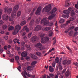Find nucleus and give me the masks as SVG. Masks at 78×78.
<instances>
[{"instance_id":"obj_41","label":"nucleus","mask_w":78,"mask_h":78,"mask_svg":"<svg viewBox=\"0 0 78 78\" xmlns=\"http://www.w3.org/2000/svg\"><path fill=\"white\" fill-rule=\"evenodd\" d=\"M15 48V50H16L17 51H19L20 50V47L16 46Z\"/></svg>"},{"instance_id":"obj_33","label":"nucleus","mask_w":78,"mask_h":78,"mask_svg":"<svg viewBox=\"0 0 78 78\" xmlns=\"http://www.w3.org/2000/svg\"><path fill=\"white\" fill-rule=\"evenodd\" d=\"M37 63V62L36 61H34L31 63V66H34V65H35Z\"/></svg>"},{"instance_id":"obj_54","label":"nucleus","mask_w":78,"mask_h":78,"mask_svg":"<svg viewBox=\"0 0 78 78\" xmlns=\"http://www.w3.org/2000/svg\"><path fill=\"white\" fill-rule=\"evenodd\" d=\"M32 34V32H30L29 34H28V37H31V36Z\"/></svg>"},{"instance_id":"obj_59","label":"nucleus","mask_w":78,"mask_h":78,"mask_svg":"<svg viewBox=\"0 0 78 78\" xmlns=\"http://www.w3.org/2000/svg\"><path fill=\"white\" fill-rule=\"evenodd\" d=\"M3 48H0V53H2L3 52Z\"/></svg>"},{"instance_id":"obj_22","label":"nucleus","mask_w":78,"mask_h":78,"mask_svg":"<svg viewBox=\"0 0 78 78\" xmlns=\"http://www.w3.org/2000/svg\"><path fill=\"white\" fill-rule=\"evenodd\" d=\"M8 16H5V15H3V16L2 19L3 20H7L8 19Z\"/></svg>"},{"instance_id":"obj_55","label":"nucleus","mask_w":78,"mask_h":78,"mask_svg":"<svg viewBox=\"0 0 78 78\" xmlns=\"http://www.w3.org/2000/svg\"><path fill=\"white\" fill-rule=\"evenodd\" d=\"M17 69L19 71V72H21V70H20L21 69V67L20 66H19L18 68H17Z\"/></svg>"},{"instance_id":"obj_25","label":"nucleus","mask_w":78,"mask_h":78,"mask_svg":"<svg viewBox=\"0 0 78 78\" xmlns=\"http://www.w3.org/2000/svg\"><path fill=\"white\" fill-rule=\"evenodd\" d=\"M44 29L45 31H49V30H50L51 29V27H45Z\"/></svg>"},{"instance_id":"obj_40","label":"nucleus","mask_w":78,"mask_h":78,"mask_svg":"<svg viewBox=\"0 0 78 78\" xmlns=\"http://www.w3.org/2000/svg\"><path fill=\"white\" fill-rule=\"evenodd\" d=\"M64 22V19H62L60 20L59 21V23H62Z\"/></svg>"},{"instance_id":"obj_5","label":"nucleus","mask_w":78,"mask_h":78,"mask_svg":"<svg viewBox=\"0 0 78 78\" xmlns=\"http://www.w3.org/2000/svg\"><path fill=\"white\" fill-rule=\"evenodd\" d=\"M68 9L69 11L71 12V16H74V15H75V12L74 11L73 8L72 7H70L68 8Z\"/></svg>"},{"instance_id":"obj_15","label":"nucleus","mask_w":78,"mask_h":78,"mask_svg":"<svg viewBox=\"0 0 78 78\" xmlns=\"http://www.w3.org/2000/svg\"><path fill=\"white\" fill-rule=\"evenodd\" d=\"M75 7L77 8V9H75L74 12H75L77 14H78V1L77 2V4L75 5Z\"/></svg>"},{"instance_id":"obj_48","label":"nucleus","mask_w":78,"mask_h":78,"mask_svg":"<svg viewBox=\"0 0 78 78\" xmlns=\"http://www.w3.org/2000/svg\"><path fill=\"white\" fill-rule=\"evenodd\" d=\"M15 59L16 61H18L19 59V57L18 56H15Z\"/></svg>"},{"instance_id":"obj_2","label":"nucleus","mask_w":78,"mask_h":78,"mask_svg":"<svg viewBox=\"0 0 78 78\" xmlns=\"http://www.w3.org/2000/svg\"><path fill=\"white\" fill-rule=\"evenodd\" d=\"M56 11H57V9L56 8H53L51 12V15L49 16L48 17V19L49 20L52 19L54 17H55L56 14L54 13H55Z\"/></svg>"},{"instance_id":"obj_26","label":"nucleus","mask_w":78,"mask_h":78,"mask_svg":"<svg viewBox=\"0 0 78 78\" xmlns=\"http://www.w3.org/2000/svg\"><path fill=\"white\" fill-rule=\"evenodd\" d=\"M22 14V13L21 12V11H19L17 13L16 16L17 17H19V16H20V15Z\"/></svg>"},{"instance_id":"obj_6","label":"nucleus","mask_w":78,"mask_h":78,"mask_svg":"<svg viewBox=\"0 0 78 78\" xmlns=\"http://www.w3.org/2000/svg\"><path fill=\"white\" fill-rule=\"evenodd\" d=\"M36 47L38 48L39 50H42L43 49V47H42V44L40 43H38L36 44Z\"/></svg>"},{"instance_id":"obj_44","label":"nucleus","mask_w":78,"mask_h":78,"mask_svg":"<svg viewBox=\"0 0 78 78\" xmlns=\"http://www.w3.org/2000/svg\"><path fill=\"white\" fill-rule=\"evenodd\" d=\"M4 40L6 41V40H7L8 39V36H5L4 37Z\"/></svg>"},{"instance_id":"obj_35","label":"nucleus","mask_w":78,"mask_h":78,"mask_svg":"<svg viewBox=\"0 0 78 78\" xmlns=\"http://www.w3.org/2000/svg\"><path fill=\"white\" fill-rule=\"evenodd\" d=\"M14 27H13L12 26H11L9 28V31H10V30H14Z\"/></svg>"},{"instance_id":"obj_28","label":"nucleus","mask_w":78,"mask_h":78,"mask_svg":"<svg viewBox=\"0 0 78 78\" xmlns=\"http://www.w3.org/2000/svg\"><path fill=\"white\" fill-rule=\"evenodd\" d=\"M19 31L16 30V29H15L14 31L12 33V34L13 35H16L17 33H18Z\"/></svg>"},{"instance_id":"obj_46","label":"nucleus","mask_w":78,"mask_h":78,"mask_svg":"<svg viewBox=\"0 0 78 78\" xmlns=\"http://www.w3.org/2000/svg\"><path fill=\"white\" fill-rule=\"evenodd\" d=\"M36 55L38 56H41V53L39 52H36Z\"/></svg>"},{"instance_id":"obj_20","label":"nucleus","mask_w":78,"mask_h":78,"mask_svg":"<svg viewBox=\"0 0 78 78\" xmlns=\"http://www.w3.org/2000/svg\"><path fill=\"white\" fill-rule=\"evenodd\" d=\"M23 30V31H24V30H26L27 32H28V31H29V29H28V28L27 27V26H25L24 27Z\"/></svg>"},{"instance_id":"obj_62","label":"nucleus","mask_w":78,"mask_h":78,"mask_svg":"<svg viewBox=\"0 0 78 78\" xmlns=\"http://www.w3.org/2000/svg\"><path fill=\"white\" fill-rule=\"evenodd\" d=\"M6 53L8 55H9V54H10V51H9V50L7 51Z\"/></svg>"},{"instance_id":"obj_21","label":"nucleus","mask_w":78,"mask_h":78,"mask_svg":"<svg viewBox=\"0 0 78 78\" xmlns=\"http://www.w3.org/2000/svg\"><path fill=\"white\" fill-rule=\"evenodd\" d=\"M64 14H66L68 16H69V14L70 13V12L68 10H65L63 11Z\"/></svg>"},{"instance_id":"obj_51","label":"nucleus","mask_w":78,"mask_h":78,"mask_svg":"<svg viewBox=\"0 0 78 78\" xmlns=\"http://www.w3.org/2000/svg\"><path fill=\"white\" fill-rule=\"evenodd\" d=\"M75 28V27L74 26H73L72 27H69L68 29L69 30H72L73 29V28Z\"/></svg>"},{"instance_id":"obj_61","label":"nucleus","mask_w":78,"mask_h":78,"mask_svg":"<svg viewBox=\"0 0 78 78\" xmlns=\"http://www.w3.org/2000/svg\"><path fill=\"white\" fill-rule=\"evenodd\" d=\"M8 10V7H6L5 8V12H7V10Z\"/></svg>"},{"instance_id":"obj_19","label":"nucleus","mask_w":78,"mask_h":78,"mask_svg":"<svg viewBox=\"0 0 78 78\" xmlns=\"http://www.w3.org/2000/svg\"><path fill=\"white\" fill-rule=\"evenodd\" d=\"M21 56L23 57H26L27 56V52L25 51L23 52L21 54Z\"/></svg>"},{"instance_id":"obj_63","label":"nucleus","mask_w":78,"mask_h":78,"mask_svg":"<svg viewBox=\"0 0 78 78\" xmlns=\"http://www.w3.org/2000/svg\"><path fill=\"white\" fill-rule=\"evenodd\" d=\"M10 61L11 62H14V59L12 58V59H10Z\"/></svg>"},{"instance_id":"obj_32","label":"nucleus","mask_w":78,"mask_h":78,"mask_svg":"<svg viewBox=\"0 0 78 78\" xmlns=\"http://www.w3.org/2000/svg\"><path fill=\"white\" fill-rule=\"evenodd\" d=\"M55 61L56 63H59V58L58 57H57L55 59Z\"/></svg>"},{"instance_id":"obj_58","label":"nucleus","mask_w":78,"mask_h":78,"mask_svg":"<svg viewBox=\"0 0 78 78\" xmlns=\"http://www.w3.org/2000/svg\"><path fill=\"white\" fill-rule=\"evenodd\" d=\"M4 50H7L8 49V46H5L4 47Z\"/></svg>"},{"instance_id":"obj_56","label":"nucleus","mask_w":78,"mask_h":78,"mask_svg":"<svg viewBox=\"0 0 78 78\" xmlns=\"http://www.w3.org/2000/svg\"><path fill=\"white\" fill-rule=\"evenodd\" d=\"M26 75L27 76H28V77H31V75H30V74H29V72L28 73H28H27Z\"/></svg>"},{"instance_id":"obj_17","label":"nucleus","mask_w":78,"mask_h":78,"mask_svg":"<svg viewBox=\"0 0 78 78\" xmlns=\"http://www.w3.org/2000/svg\"><path fill=\"white\" fill-rule=\"evenodd\" d=\"M19 40L18 39H15L13 40V42L14 44H16L17 43V44L19 45L20 44V42L19 41Z\"/></svg>"},{"instance_id":"obj_11","label":"nucleus","mask_w":78,"mask_h":78,"mask_svg":"<svg viewBox=\"0 0 78 78\" xmlns=\"http://www.w3.org/2000/svg\"><path fill=\"white\" fill-rule=\"evenodd\" d=\"M42 28V27L41 25H37L36 27H35L34 29L35 31H37L39 30H41Z\"/></svg>"},{"instance_id":"obj_12","label":"nucleus","mask_w":78,"mask_h":78,"mask_svg":"<svg viewBox=\"0 0 78 78\" xmlns=\"http://www.w3.org/2000/svg\"><path fill=\"white\" fill-rule=\"evenodd\" d=\"M41 11V7H39L38 8L36 12H35L36 14L37 15V14H39L40 12Z\"/></svg>"},{"instance_id":"obj_64","label":"nucleus","mask_w":78,"mask_h":78,"mask_svg":"<svg viewBox=\"0 0 78 78\" xmlns=\"http://www.w3.org/2000/svg\"><path fill=\"white\" fill-rule=\"evenodd\" d=\"M77 34H78V32L77 31H76L74 33V36H76L77 35Z\"/></svg>"},{"instance_id":"obj_49","label":"nucleus","mask_w":78,"mask_h":78,"mask_svg":"<svg viewBox=\"0 0 78 78\" xmlns=\"http://www.w3.org/2000/svg\"><path fill=\"white\" fill-rule=\"evenodd\" d=\"M62 64H63V65H66L67 64V61L66 60L63 61Z\"/></svg>"},{"instance_id":"obj_7","label":"nucleus","mask_w":78,"mask_h":78,"mask_svg":"<svg viewBox=\"0 0 78 78\" xmlns=\"http://www.w3.org/2000/svg\"><path fill=\"white\" fill-rule=\"evenodd\" d=\"M21 45L22 46H23V47H25V46H26L28 50H31V47H30V45H27V44H26L25 45V43L24 42H21Z\"/></svg>"},{"instance_id":"obj_16","label":"nucleus","mask_w":78,"mask_h":78,"mask_svg":"<svg viewBox=\"0 0 78 78\" xmlns=\"http://www.w3.org/2000/svg\"><path fill=\"white\" fill-rule=\"evenodd\" d=\"M27 71H24L22 72L21 74H22V75L23 76L24 78H27V76H26V75H27Z\"/></svg>"},{"instance_id":"obj_39","label":"nucleus","mask_w":78,"mask_h":78,"mask_svg":"<svg viewBox=\"0 0 78 78\" xmlns=\"http://www.w3.org/2000/svg\"><path fill=\"white\" fill-rule=\"evenodd\" d=\"M73 31H71L69 32V34L70 36H72L73 35Z\"/></svg>"},{"instance_id":"obj_53","label":"nucleus","mask_w":78,"mask_h":78,"mask_svg":"<svg viewBox=\"0 0 78 78\" xmlns=\"http://www.w3.org/2000/svg\"><path fill=\"white\" fill-rule=\"evenodd\" d=\"M68 16H67V15H62V17H64V18H66L67 17H68Z\"/></svg>"},{"instance_id":"obj_29","label":"nucleus","mask_w":78,"mask_h":78,"mask_svg":"<svg viewBox=\"0 0 78 78\" xmlns=\"http://www.w3.org/2000/svg\"><path fill=\"white\" fill-rule=\"evenodd\" d=\"M70 74V73L69 72V71L68 70H67L66 74L65 75L66 76H69V75Z\"/></svg>"},{"instance_id":"obj_57","label":"nucleus","mask_w":78,"mask_h":78,"mask_svg":"<svg viewBox=\"0 0 78 78\" xmlns=\"http://www.w3.org/2000/svg\"><path fill=\"white\" fill-rule=\"evenodd\" d=\"M55 65H56V63L55 62H53L52 64V66L53 67H55Z\"/></svg>"},{"instance_id":"obj_18","label":"nucleus","mask_w":78,"mask_h":78,"mask_svg":"<svg viewBox=\"0 0 78 78\" xmlns=\"http://www.w3.org/2000/svg\"><path fill=\"white\" fill-rule=\"evenodd\" d=\"M49 70L50 72H54V68L51 66L49 67Z\"/></svg>"},{"instance_id":"obj_36","label":"nucleus","mask_w":78,"mask_h":78,"mask_svg":"<svg viewBox=\"0 0 78 78\" xmlns=\"http://www.w3.org/2000/svg\"><path fill=\"white\" fill-rule=\"evenodd\" d=\"M53 32L51 30L49 31V36H51L53 35Z\"/></svg>"},{"instance_id":"obj_50","label":"nucleus","mask_w":78,"mask_h":78,"mask_svg":"<svg viewBox=\"0 0 78 78\" xmlns=\"http://www.w3.org/2000/svg\"><path fill=\"white\" fill-rule=\"evenodd\" d=\"M49 26H52V25H53V22H50L48 23Z\"/></svg>"},{"instance_id":"obj_60","label":"nucleus","mask_w":78,"mask_h":78,"mask_svg":"<svg viewBox=\"0 0 78 78\" xmlns=\"http://www.w3.org/2000/svg\"><path fill=\"white\" fill-rule=\"evenodd\" d=\"M25 34H26V33H25V32H23L22 33V36H25Z\"/></svg>"},{"instance_id":"obj_38","label":"nucleus","mask_w":78,"mask_h":78,"mask_svg":"<svg viewBox=\"0 0 78 78\" xmlns=\"http://www.w3.org/2000/svg\"><path fill=\"white\" fill-rule=\"evenodd\" d=\"M34 22V20H32L30 22V26L32 25L33 24Z\"/></svg>"},{"instance_id":"obj_1","label":"nucleus","mask_w":78,"mask_h":78,"mask_svg":"<svg viewBox=\"0 0 78 78\" xmlns=\"http://www.w3.org/2000/svg\"><path fill=\"white\" fill-rule=\"evenodd\" d=\"M40 34L41 35L40 37L41 38V42L42 44H45L50 39V38L48 37H44L45 36V34L42 33V32H40Z\"/></svg>"},{"instance_id":"obj_31","label":"nucleus","mask_w":78,"mask_h":78,"mask_svg":"<svg viewBox=\"0 0 78 78\" xmlns=\"http://www.w3.org/2000/svg\"><path fill=\"white\" fill-rule=\"evenodd\" d=\"M32 69H33L32 67L30 66H28L27 67V69L28 70H32Z\"/></svg>"},{"instance_id":"obj_45","label":"nucleus","mask_w":78,"mask_h":78,"mask_svg":"<svg viewBox=\"0 0 78 78\" xmlns=\"http://www.w3.org/2000/svg\"><path fill=\"white\" fill-rule=\"evenodd\" d=\"M3 12V10L2 9H0V19H1V16H2V12Z\"/></svg>"},{"instance_id":"obj_3","label":"nucleus","mask_w":78,"mask_h":78,"mask_svg":"<svg viewBox=\"0 0 78 78\" xmlns=\"http://www.w3.org/2000/svg\"><path fill=\"white\" fill-rule=\"evenodd\" d=\"M19 9V5H17L15 6L13 8V11L11 13V16L12 17H15L16 16V11Z\"/></svg>"},{"instance_id":"obj_52","label":"nucleus","mask_w":78,"mask_h":78,"mask_svg":"<svg viewBox=\"0 0 78 78\" xmlns=\"http://www.w3.org/2000/svg\"><path fill=\"white\" fill-rule=\"evenodd\" d=\"M49 75L51 78H53L54 77V75L53 74H50Z\"/></svg>"},{"instance_id":"obj_14","label":"nucleus","mask_w":78,"mask_h":78,"mask_svg":"<svg viewBox=\"0 0 78 78\" xmlns=\"http://www.w3.org/2000/svg\"><path fill=\"white\" fill-rule=\"evenodd\" d=\"M30 56L33 59H37V57L34 55V54H30Z\"/></svg>"},{"instance_id":"obj_9","label":"nucleus","mask_w":78,"mask_h":78,"mask_svg":"<svg viewBox=\"0 0 78 78\" xmlns=\"http://www.w3.org/2000/svg\"><path fill=\"white\" fill-rule=\"evenodd\" d=\"M46 19L47 18H44L41 20V24H42L43 23L44 25H47V24H48V22L47 21Z\"/></svg>"},{"instance_id":"obj_23","label":"nucleus","mask_w":78,"mask_h":78,"mask_svg":"<svg viewBox=\"0 0 78 78\" xmlns=\"http://www.w3.org/2000/svg\"><path fill=\"white\" fill-rule=\"evenodd\" d=\"M70 0H66V5H65V6L66 7H67V6H70V4L69 3V1H70Z\"/></svg>"},{"instance_id":"obj_27","label":"nucleus","mask_w":78,"mask_h":78,"mask_svg":"<svg viewBox=\"0 0 78 78\" xmlns=\"http://www.w3.org/2000/svg\"><path fill=\"white\" fill-rule=\"evenodd\" d=\"M36 9L35 8H34L32 11L31 12V13H30L31 16H33V13H34V12L35 11V10Z\"/></svg>"},{"instance_id":"obj_4","label":"nucleus","mask_w":78,"mask_h":78,"mask_svg":"<svg viewBox=\"0 0 78 78\" xmlns=\"http://www.w3.org/2000/svg\"><path fill=\"white\" fill-rule=\"evenodd\" d=\"M51 4H49L48 5L46 6L45 7H44L43 9V10H42V12H44V11L45 9V12H49L50 10H51Z\"/></svg>"},{"instance_id":"obj_42","label":"nucleus","mask_w":78,"mask_h":78,"mask_svg":"<svg viewBox=\"0 0 78 78\" xmlns=\"http://www.w3.org/2000/svg\"><path fill=\"white\" fill-rule=\"evenodd\" d=\"M1 44H2V45H5V41H3V40H1Z\"/></svg>"},{"instance_id":"obj_37","label":"nucleus","mask_w":78,"mask_h":78,"mask_svg":"<svg viewBox=\"0 0 78 78\" xmlns=\"http://www.w3.org/2000/svg\"><path fill=\"white\" fill-rule=\"evenodd\" d=\"M7 28V26L6 25H4L2 26V28L3 30H5Z\"/></svg>"},{"instance_id":"obj_8","label":"nucleus","mask_w":78,"mask_h":78,"mask_svg":"<svg viewBox=\"0 0 78 78\" xmlns=\"http://www.w3.org/2000/svg\"><path fill=\"white\" fill-rule=\"evenodd\" d=\"M76 19V17H73V16H72L69 18V20L68 21L66 22V25H68V23H70V21H73L75 20Z\"/></svg>"},{"instance_id":"obj_10","label":"nucleus","mask_w":78,"mask_h":78,"mask_svg":"<svg viewBox=\"0 0 78 78\" xmlns=\"http://www.w3.org/2000/svg\"><path fill=\"white\" fill-rule=\"evenodd\" d=\"M21 29V26L20 25H17L15 27V30L18 31H19Z\"/></svg>"},{"instance_id":"obj_43","label":"nucleus","mask_w":78,"mask_h":78,"mask_svg":"<svg viewBox=\"0 0 78 78\" xmlns=\"http://www.w3.org/2000/svg\"><path fill=\"white\" fill-rule=\"evenodd\" d=\"M67 64L68 65L69 64H71V61L70 60H68L67 62H66Z\"/></svg>"},{"instance_id":"obj_30","label":"nucleus","mask_w":78,"mask_h":78,"mask_svg":"<svg viewBox=\"0 0 78 78\" xmlns=\"http://www.w3.org/2000/svg\"><path fill=\"white\" fill-rule=\"evenodd\" d=\"M12 11V9L10 8L8 9L7 12L9 14H10V13Z\"/></svg>"},{"instance_id":"obj_24","label":"nucleus","mask_w":78,"mask_h":78,"mask_svg":"<svg viewBox=\"0 0 78 78\" xmlns=\"http://www.w3.org/2000/svg\"><path fill=\"white\" fill-rule=\"evenodd\" d=\"M27 23V22L25 21H23L22 22H21L20 25L21 26H23L24 25H25Z\"/></svg>"},{"instance_id":"obj_13","label":"nucleus","mask_w":78,"mask_h":78,"mask_svg":"<svg viewBox=\"0 0 78 78\" xmlns=\"http://www.w3.org/2000/svg\"><path fill=\"white\" fill-rule=\"evenodd\" d=\"M37 39V37L36 36H33L31 39V41L33 43L35 42Z\"/></svg>"},{"instance_id":"obj_34","label":"nucleus","mask_w":78,"mask_h":78,"mask_svg":"<svg viewBox=\"0 0 78 78\" xmlns=\"http://www.w3.org/2000/svg\"><path fill=\"white\" fill-rule=\"evenodd\" d=\"M41 20V18H38L37 19H36V23H39V22Z\"/></svg>"},{"instance_id":"obj_47","label":"nucleus","mask_w":78,"mask_h":78,"mask_svg":"<svg viewBox=\"0 0 78 78\" xmlns=\"http://www.w3.org/2000/svg\"><path fill=\"white\" fill-rule=\"evenodd\" d=\"M66 48H67V49H68L69 50V51H70V52H71V53H72V50H71L69 46H66Z\"/></svg>"}]
</instances>
